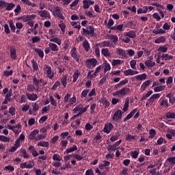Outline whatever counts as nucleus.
Here are the masks:
<instances>
[{"instance_id": "nucleus-61", "label": "nucleus", "mask_w": 175, "mask_h": 175, "mask_svg": "<svg viewBox=\"0 0 175 175\" xmlns=\"http://www.w3.org/2000/svg\"><path fill=\"white\" fill-rule=\"evenodd\" d=\"M90 92V90H84L81 95V97L83 98L84 97H85L87 96V94H88V92Z\"/></svg>"}, {"instance_id": "nucleus-21", "label": "nucleus", "mask_w": 175, "mask_h": 175, "mask_svg": "<svg viewBox=\"0 0 175 175\" xmlns=\"http://www.w3.org/2000/svg\"><path fill=\"white\" fill-rule=\"evenodd\" d=\"M117 53L119 55L123 56L124 57H127V54L126 53V51L122 49H117Z\"/></svg>"}, {"instance_id": "nucleus-9", "label": "nucleus", "mask_w": 175, "mask_h": 175, "mask_svg": "<svg viewBox=\"0 0 175 175\" xmlns=\"http://www.w3.org/2000/svg\"><path fill=\"white\" fill-rule=\"evenodd\" d=\"M36 15L32 14V15H25L23 16L21 19L23 20V22H27L30 21L31 19H34L36 18Z\"/></svg>"}, {"instance_id": "nucleus-18", "label": "nucleus", "mask_w": 175, "mask_h": 175, "mask_svg": "<svg viewBox=\"0 0 175 175\" xmlns=\"http://www.w3.org/2000/svg\"><path fill=\"white\" fill-rule=\"evenodd\" d=\"M129 102H130L129 98H126L125 99V104H124V107L122 109L124 112H126V111H128L129 107Z\"/></svg>"}, {"instance_id": "nucleus-22", "label": "nucleus", "mask_w": 175, "mask_h": 175, "mask_svg": "<svg viewBox=\"0 0 175 175\" xmlns=\"http://www.w3.org/2000/svg\"><path fill=\"white\" fill-rule=\"evenodd\" d=\"M166 96L170 99L169 101L171 104L173 105L175 103V97L174 94H172V93H169L167 94Z\"/></svg>"}, {"instance_id": "nucleus-28", "label": "nucleus", "mask_w": 175, "mask_h": 175, "mask_svg": "<svg viewBox=\"0 0 175 175\" xmlns=\"http://www.w3.org/2000/svg\"><path fill=\"white\" fill-rule=\"evenodd\" d=\"M146 77H147V75L145 73L135 77V78L139 81L145 80L146 79Z\"/></svg>"}, {"instance_id": "nucleus-13", "label": "nucleus", "mask_w": 175, "mask_h": 175, "mask_svg": "<svg viewBox=\"0 0 175 175\" xmlns=\"http://www.w3.org/2000/svg\"><path fill=\"white\" fill-rule=\"evenodd\" d=\"M137 111V109L135 108L133 109L129 114L127 115V116L124 119V122H126L128 120H130L134 114Z\"/></svg>"}, {"instance_id": "nucleus-31", "label": "nucleus", "mask_w": 175, "mask_h": 175, "mask_svg": "<svg viewBox=\"0 0 175 175\" xmlns=\"http://www.w3.org/2000/svg\"><path fill=\"white\" fill-rule=\"evenodd\" d=\"M80 73L79 72V70H77L75 72L74 75H73V80L72 82L75 83L77 81V79L79 78Z\"/></svg>"}, {"instance_id": "nucleus-42", "label": "nucleus", "mask_w": 175, "mask_h": 175, "mask_svg": "<svg viewBox=\"0 0 175 175\" xmlns=\"http://www.w3.org/2000/svg\"><path fill=\"white\" fill-rule=\"evenodd\" d=\"M122 64V61L120 59H113L111 64L113 66H116Z\"/></svg>"}, {"instance_id": "nucleus-33", "label": "nucleus", "mask_w": 175, "mask_h": 175, "mask_svg": "<svg viewBox=\"0 0 175 175\" xmlns=\"http://www.w3.org/2000/svg\"><path fill=\"white\" fill-rule=\"evenodd\" d=\"M166 118L167 119H175V113H173V112H167L166 113Z\"/></svg>"}, {"instance_id": "nucleus-3", "label": "nucleus", "mask_w": 175, "mask_h": 175, "mask_svg": "<svg viewBox=\"0 0 175 175\" xmlns=\"http://www.w3.org/2000/svg\"><path fill=\"white\" fill-rule=\"evenodd\" d=\"M44 70L46 72L47 77L52 79L54 77V72L52 71L51 67L49 65H45L44 67Z\"/></svg>"}, {"instance_id": "nucleus-2", "label": "nucleus", "mask_w": 175, "mask_h": 175, "mask_svg": "<svg viewBox=\"0 0 175 175\" xmlns=\"http://www.w3.org/2000/svg\"><path fill=\"white\" fill-rule=\"evenodd\" d=\"M97 60L94 58L88 59L85 62V65L88 68L91 69L92 67H96L97 65Z\"/></svg>"}, {"instance_id": "nucleus-34", "label": "nucleus", "mask_w": 175, "mask_h": 175, "mask_svg": "<svg viewBox=\"0 0 175 175\" xmlns=\"http://www.w3.org/2000/svg\"><path fill=\"white\" fill-rule=\"evenodd\" d=\"M109 39L112 40L114 43H116L118 41V38L114 35H109Z\"/></svg>"}, {"instance_id": "nucleus-45", "label": "nucleus", "mask_w": 175, "mask_h": 175, "mask_svg": "<svg viewBox=\"0 0 175 175\" xmlns=\"http://www.w3.org/2000/svg\"><path fill=\"white\" fill-rule=\"evenodd\" d=\"M0 141L3 142H9L10 138L7 137L4 135H0Z\"/></svg>"}, {"instance_id": "nucleus-36", "label": "nucleus", "mask_w": 175, "mask_h": 175, "mask_svg": "<svg viewBox=\"0 0 175 175\" xmlns=\"http://www.w3.org/2000/svg\"><path fill=\"white\" fill-rule=\"evenodd\" d=\"M61 83L62 84V85L66 88V85H67V77L66 76H64L62 79H61Z\"/></svg>"}, {"instance_id": "nucleus-20", "label": "nucleus", "mask_w": 175, "mask_h": 175, "mask_svg": "<svg viewBox=\"0 0 175 175\" xmlns=\"http://www.w3.org/2000/svg\"><path fill=\"white\" fill-rule=\"evenodd\" d=\"M151 83V81L150 80H148V81H146L142 85V87H141V90L142 92L145 91L146 90V88Z\"/></svg>"}, {"instance_id": "nucleus-55", "label": "nucleus", "mask_w": 175, "mask_h": 175, "mask_svg": "<svg viewBox=\"0 0 175 175\" xmlns=\"http://www.w3.org/2000/svg\"><path fill=\"white\" fill-rule=\"evenodd\" d=\"M61 85V83L59 81H57L55 84L51 88V90H55L56 88Z\"/></svg>"}, {"instance_id": "nucleus-39", "label": "nucleus", "mask_w": 175, "mask_h": 175, "mask_svg": "<svg viewBox=\"0 0 175 175\" xmlns=\"http://www.w3.org/2000/svg\"><path fill=\"white\" fill-rule=\"evenodd\" d=\"M102 103H103V105L105 106V108H107L110 105V103L105 98H104L102 100Z\"/></svg>"}, {"instance_id": "nucleus-56", "label": "nucleus", "mask_w": 175, "mask_h": 175, "mask_svg": "<svg viewBox=\"0 0 175 175\" xmlns=\"http://www.w3.org/2000/svg\"><path fill=\"white\" fill-rule=\"evenodd\" d=\"M53 159L55 161H57L58 162L61 161L60 156L58 154H54L53 155Z\"/></svg>"}, {"instance_id": "nucleus-41", "label": "nucleus", "mask_w": 175, "mask_h": 175, "mask_svg": "<svg viewBox=\"0 0 175 175\" xmlns=\"http://www.w3.org/2000/svg\"><path fill=\"white\" fill-rule=\"evenodd\" d=\"M27 90L29 92H33L35 91L36 88L34 87L33 85L29 84V85H27Z\"/></svg>"}, {"instance_id": "nucleus-57", "label": "nucleus", "mask_w": 175, "mask_h": 175, "mask_svg": "<svg viewBox=\"0 0 175 175\" xmlns=\"http://www.w3.org/2000/svg\"><path fill=\"white\" fill-rule=\"evenodd\" d=\"M167 162H170L172 165H175V157H170L167 159Z\"/></svg>"}, {"instance_id": "nucleus-24", "label": "nucleus", "mask_w": 175, "mask_h": 175, "mask_svg": "<svg viewBox=\"0 0 175 175\" xmlns=\"http://www.w3.org/2000/svg\"><path fill=\"white\" fill-rule=\"evenodd\" d=\"M130 92V89L128 88H124L121 90H120V94L124 96L126 94H129Z\"/></svg>"}, {"instance_id": "nucleus-32", "label": "nucleus", "mask_w": 175, "mask_h": 175, "mask_svg": "<svg viewBox=\"0 0 175 175\" xmlns=\"http://www.w3.org/2000/svg\"><path fill=\"white\" fill-rule=\"evenodd\" d=\"M137 135H131L130 134H128L126 137V140L131 142L132 140H135Z\"/></svg>"}, {"instance_id": "nucleus-63", "label": "nucleus", "mask_w": 175, "mask_h": 175, "mask_svg": "<svg viewBox=\"0 0 175 175\" xmlns=\"http://www.w3.org/2000/svg\"><path fill=\"white\" fill-rule=\"evenodd\" d=\"M27 99L28 98L26 95H22V96L21 98V103H26Z\"/></svg>"}, {"instance_id": "nucleus-60", "label": "nucleus", "mask_w": 175, "mask_h": 175, "mask_svg": "<svg viewBox=\"0 0 175 175\" xmlns=\"http://www.w3.org/2000/svg\"><path fill=\"white\" fill-rule=\"evenodd\" d=\"M12 116H14L15 115V108L12 106L10 107L9 109V111H8Z\"/></svg>"}, {"instance_id": "nucleus-46", "label": "nucleus", "mask_w": 175, "mask_h": 175, "mask_svg": "<svg viewBox=\"0 0 175 175\" xmlns=\"http://www.w3.org/2000/svg\"><path fill=\"white\" fill-rule=\"evenodd\" d=\"M167 50H168V48L165 45V46H160L158 51H161L162 53H166L167 51Z\"/></svg>"}, {"instance_id": "nucleus-8", "label": "nucleus", "mask_w": 175, "mask_h": 175, "mask_svg": "<svg viewBox=\"0 0 175 175\" xmlns=\"http://www.w3.org/2000/svg\"><path fill=\"white\" fill-rule=\"evenodd\" d=\"M113 129V125L112 123L110 122L108 124H106L103 129V132L109 134Z\"/></svg>"}, {"instance_id": "nucleus-17", "label": "nucleus", "mask_w": 175, "mask_h": 175, "mask_svg": "<svg viewBox=\"0 0 175 175\" xmlns=\"http://www.w3.org/2000/svg\"><path fill=\"white\" fill-rule=\"evenodd\" d=\"M102 54L106 57H111V55L108 49H103L101 51Z\"/></svg>"}, {"instance_id": "nucleus-19", "label": "nucleus", "mask_w": 175, "mask_h": 175, "mask_svg": "<svg viewBox=\"0 0 175 175\" xmlns=\"http://www.w3.org/2000/svg\"><path fill=\"white\" fill-rule=\"evenodd\" d=\"M49 46L52 51L57 52L59 51L58 46L53 43H49Z\"/></svg>"}, {"instance_id": "nucleus-11", "label": "nucleus", "mask_w": 175, "mask_h": 175, "mask_svg": "<svg viewBox=\"0 0 175 175\" xmlns=\"http://www.w3.org/2000/svg\"><path fill=\"white\" fill-rule=\"evenodd\" d=\"M137 74H139V72L138 71H135V70H133L131 69H129V70H126L124 72V75L125 76H129V75H137Z\"/></svg>"}, {"instance_id": "nucleus-40", "label": "nucleus", "mask_w": 175, "mask_h": 175, "mask_svg": "<svg viewBox=\"0 0 175 175\" xmlns=\"http://www.w3.org/2000/svg\"><path fill=\"white\" fill-rule=\"evenodd\" d=\"M38 146L42 147H48L49 146V143L48 142H40L38 144Z\"/></svg>"}, {"instance_id": "nucleus-12", "label": "nucleus", "mask_w": 175, "mask_h": 175, "mask_svg": "<svg viewBox=\"0 0 175 175\" xmlns=\"http://www.w3.org/2000/svg\"><path fill=\"white\" fill-rule=\"evenodd\" d=\"M39 133V131L37 129L33 130L31 134L29 135V137L31 140H36V135Z\"/></svg>"}, {"instance_id": "nucleus-62", "label": "nucleus", "mask_w": 175, "mask_h": 175, "mask_svg": "<svg viewBox=\"0 0 175 175\" xmlns=\"http://www.w3.org/2000/svg\"><path fill=\"white\" fill-rule=\"evenodd\" d=\"M162 57L163 59H165V60L172 59H173V56H172V55L169 56L167 54H163L162 55Z\"/></svg>"}, {"instance_id": "nucleus-48", "label": "nucleus", "mask_w": 175, "mask_h": 175, "mask_svg": "<svg viewBox=\"0 0 175 175\" xmlns=\"http://www.w3.org/2000/svg\"><path fill=\"white\" fill-rule=\"evenodd\" d=\"M136 60H135V59H133V60H131V62H130V65H131V67L133 68V69H134V70H135L136 69Z\"/></svg>"}, {"instance_id": "nucleus-35", "label": "nucleus", "mask_w": 175, "mask_h": 175, "mask_svg": "<svg viewBox=\"0 0 175 175\" xmlns=\"http://www.w3.org/2000/svg\"><path fill=\"white\" fill-rule=\"evenodd\" d=\"M35 52H36L38 54L40 57L41 58L44 57V52L40 49H36Z\"/></svg>"}, {"instance_id": "nucleus-14", "label": "nucleus", "mask_w": 175, "mask_h": 175, "mask_svg": "<svg viewBox=\"0 0 175 175\" xmlns=\"http://www.w3.org/2000/svg\"><path fill=\"white\" fill-rule=\"evenodd\" d=\"M83 46L86 52H88L90 49V44L87 40L83 41Z\"/></svg>"}, {"instance_id": "nucleus-27", "label": "nucleus", "mask_w": 175, "mask_h": 175, "mask_svg": "<svg viewBox=\"0 0 175 175\" xmlns=\"http://www.w3.org/2000/svg\"><path fill=\"white\" fill-rule=\"evenodd\" d=\"M6 8H5V10H7V11H11V10H12L14 8V7H15V5L14 4V3H7L6 4Z\"/></svg>"}, {"instance_id": "nucleus-4", "label": "nucleus", "mask_w": 175, "mask_h": 175, "mask_svg": "<svg viewBox=\"0 0 175 175\" xmlns=\"http://www.w3.org/2000/svg\"><path fill=\"white\" fill-rule=\"evenodd\" d=\"M123 113H124L120 109H118L112 116V120L115 122L118 121L122 118Z\"/></svg>"}, {"instance_id": "nucleus-64", "label": "nucleus", "mask_w": 175, "mask_h": 175, "mask_svg": "<svg viewBox=\"0 0 175 175\" xmlns=\"http://www.w3.org/2000/svg\"><path fill=\"white\" fill-rule=\"evenodd\" d=\"M33 43H37L40 41V38L38 36H36L31 38Z\"/></svg>"}, {"instance_id": "nucleus-52", "label": "nucleus", "mask_w": 175, "mask_h": 175, "mask_svg": "<svg viewBox=\"0 0 175 175\" xmlns=\"http://www.w3.org/2000/svg\"><path fill=\"white\" fill-rule=\"evenodd\" d=\"M111 70V66L109 63H106L105 65L104 72L106 73L107 71Z\"/></svg>"}, {"instance_id": "nucleus-1", "label": "nucleus", "mask_w": 175, "mask_h": 175, "mask_svg": "<svg viewBox=\"0 0 175 175\" xmlns=\"http://www.w3.org/2000/svg\"><path fill=\"white\" fill-rule=\"evenodd\" d=\"M94 31L95 29L92 26H88L85 29L83 28V33L85 36H90L91 37H94Z\"/></svg>"}, {"instance_id": "nucleus-5", "label": "nucleus", "mask_w": 175, "mask_h": 175, "mask_svg": "<svg viewBox=\"0 0 175 175\" xmlns=\"http://www.w3.org/2000/svg\"><path fill=\"white\" fill-rule=\"evenodd\" d=\"M70 55L72 56V57H73L77 62H79V57L80 55L77 54V49L75 47H74L71 51H70Z\"/></svg>"}, {"instance_id": "nucleus-15", "label": "nucleus", "mask_w": 175, "mask_h": 175, "mask_svg": "<svg viewBox=\"0 0 175 175\" xmlns=\"http://www.w3.org/2000/svg\"><path fill=\"white\" fill-rule=\"evenodd\" d=\"M38 13L40 14V16L42 18H49L50 17L49 13L46 10L39 11Z\"/></svg>"}, {"instance_id": "nucleus-54", "label": "nucleus", "mask_w": 175, "mask_h": 175, "mask_svg": "<svg viewBox=\"0 0 175 175\" xmlns=\"http://www.w3.org/2000/svg\"><path fill=\"white\" fill-rule=\"evenodd\" d=\"M83 107V105L80 104V105H79L78 106H77V107L73 109V111H74L75 112H77V111H79V112H80V111H81Z\"/></svg>"}, {"instance_id": "nucleus-53", "label": "nucleus", "mask_w": 175, "mask_h": 175, "mask_svg": "<svg viewBox=\"0 0 175 175\" xmlns=\"http://www.w3.org/2000/svg\"><path fill=\"white\" fill-rule=\"evenodd\" d=\"M31 63L33 64V68L34 70L37 71L38 68V66L36 62H35L33 59L31 61Z\"/></svg>"}, {"instance_id": "nucleus-6", "label": "nucleus", "mask_w": 175, "mask_h": 175, "mask_svg": "<svg viewBox=\"0 0 175 175\" xmlns=\"http://www.w3.org/2000/svg\"><path fill=\"white\" fill-rule=\"evenodd\" d=\"M10 53L12 59L16 60L17 59L16 49L13 46H11L10 48Z\"/></svg>"}, {"instance_id": "nucleus-49", "label": "nucleus", "mask_w": 175, "mask_h": 175, "mask_svg": "<svg viewBox=\"0 0 175 175\" xmlns=\"http://www.w3.org/2000/svg\"><path fill=\"white\" fill-rule=\"evenodd\" d=\"M139 152L137 150L133 151L131 152V156L134 159H137L138 157Z\"/></svg>"}, {"instance_id": "nucleus-10", "label": "nucleus", "mask_w": 175, "mask_h": 175, "mask_svg": "<svg viewBox=\"0 0 175 175\" xmlns=\"http://www.w3.org/2000/svg\"><path fill=\"white\" fill-rule=\"evenodd\" d=\"M55 14L60 19L62 20H64L65 18L64 17V16L62 15V12H61V10L59 9V7H56L55 8Z\"/></svg>"}, {"instance_id": "nucleus-51", "label": "nucleus", "mask_w": 175, "mask_h": 175, "mask_svg": "<svg viewBox=\"0 0 175 175\" xmlns=\"http://www.w3.org/2000/svg\"><path fill=\"white\" fill-rule=\"evenodd\" d=\"M156 134H157L156 131L154 129H151L150 131V136H149V137L152 139L156 135Z\"/></svg>"}, {"instance_id": "nucleus-29", "label": "nucleus", "mask_w": 175, "mask_h": 175, "mask_svg": "<svg viewBox=\"0 0 175 175\" xmlns=\"http://www.w3.org/2000/svg\"><path fill=\"white\" fill-rule=\"evenodd\" d=\"M8 23H9L11 31L13 33H14L15 31H16V27L14 26L13 21H9Z\"/></svg>"}, {"instance_id": "nucleus-16", "label": "nucleus", "mask_w": 175, "mask_h": 175, "mask_svg": "<svg viewBox=\"0 0 175 175\" xmlns=\"http://www.w3.org/2000/svg\"><path fill=\"white\" fill-rule=\"evenodd\" d=\"M126 36H128L130 38H136V32L135 31H130L125 34Z\"/></svg>"}, {"instance_id": "nucleus-30", "label": "nucleus", "mask_w": 175, "mask_h": 175, "mask_svg": "<svg viewBox=\"0 0 175 175\" xmlns=\"http://www.w3.org/2000/svg\"><path fill=\"white\" fill-rule=\"evenodd\" d=\"M33 83L37 87L36 91L38 92V88H39V84H40L39 79H38L36 77H34L33 78Z\"/></svg>"}, {"instance_id": "nucleus-23", "label": "nucleus", "mask_w": 175, "mask_h": 175, "mask_svg": "<svg viewBox=\"0 0 175 175\" xmlns=\"http://www.w3.org/2000/svg\"><path fill=\"white\" fill-rule=\"evenodd\" d=\"M76 150H77V146L76 145H73L72 148H67L66 152H64V154H68Z\"/></svg>"}, {"instance_id": "nucleus-43", "label": "nucleus", "mask_w": 175, "mask_h": 175, "mask_svg": "<svg viewBox=\"0 0 175 175\" xmlns=\"http://www.w3.org/2000/svg\"><path fill=\"white\" fill-rule=\"evenodd\" d=\"M23 3H25L26 5H28L29 6H32L33 8L36 7L35 3H32L29 0H21Z\"/></svg>"}, {"instance_id": "nucleus-50", "label": "nucleus", "mask_w": 175, "mask_h": 175, "mask_svg": "<svg viewBox=\"0 0 175 175\" xmlns=\"http://www.w3.org/2000/svg\"><path fill=\"white\" fill-rule=\"evenodd\" d=\"M72 157H75L77 161H81L83 159V156L79 155L77 154H72Z\"/></svg>"}, {"instance_id": "nucleus-47", "label": "nucleus", "mask_w": 175, "mask_h": 175, "mask_svg": "<svg viewBox=\"0 0 175 175\" xmlns=\"http://www.w3.org/2000/svg\"><path fill=\"white\" fill-rule=\"evenodd\" d=\"M120 136V134L119 133H116V135H113L111 138H110V140L111 142H115L118 139V137Z\"/></svg>"}, {"instance_id": "nucleus-59", "label": "nucleus", "mask_w": 175, "mask_h": 175, "mask_svg": "<svg viewBox=\"0 0 175 175\" xmlns=\"http://www.w3.org/2000/svg\"><path fill=\"white\" fill-rule=\"evenodd\" d=\"M49 99L52 105H53L54 107L57 106V102L52 96H50Z\"/></svg>"}, {"instance_id": "nucleus-37", "label": "nucleus", "mask_w": 175, "mask_h": 175, "mask_svg": "<svg viewBox=\"0 0 175 175\" xmlns=\"http://www.w3.org/2000/svg\"><path fill=\"white\" fill-rule=\"evenodd\" d=\"M161 103H160V105L161 106H164V107H169V103H168V100H166V99H164V100H160Z\"/></svg>"}, {"instance_id": "nucleus-7", "label": "nucleus", "mask_w": 175, "mask_h": 175, "mask_svg": "<svg viewBox=\"0 0 175 175\" xmlns=\"http://www.w3.org/2000/svg\"><path fill=\"white\" fill-rule=\"evenodd\" d=\"M26 96L27 98V99L30 101H35L38 99V96L36 94L34 93H29V92H26Z\"/></svg>"}, {"instance_id": "nucleus-25", "label": "nucleus", "mask_w": 175, "mask_h": 175, "mask_svg": "<svg viewBox=\"0 0 175 175\" xmlns=\"http://www.w3.org/2000/svg\"><path fill=\"white\" fill-rule=\"evenodd\" d=\"M166 40L164 36H161L159 38H157L155 41L154 43L156 44H160V43H163Z\"/></svg>"}, {"instance_id": "nucleus-38", "label": "nucleus", "mask_w": 175, "mask_h": 175, "mask_svg": "<svg viewBox=\"0 0 175 175\" xmlns=\"http://www.w3.org/2000/svg\"><path fill=\"white\" fill-rule=\"evenodd\" d=\"M165 88V86L161 85V86H158V87L154 88V90L155 92H161V91L164 90Z\"/></svg>"}, {"instance_id": "nucleus-44", "label": "nucleus", "mask_w": 175, "mask_h": 175, "mask_svg": "<svg viewBox=\"0 0 175 175\" xmlns=\"http://www.w3.org/2000/svg\"><path fill=\"white\" fill-rule=\"evenodd\" d=\"M107 150L109 152H111L112 151H115L116 150V146H115V144L109 145L107 147Z\"/></svg>"}, {"instance_id": "nucleus-58", "label": "nucleus", "mask_w": 175, "mask_h": 175, "mask_svg": "<svg viewBox=\"0 0 175 175\" xmlns=\"http://www.w3.org/2000/svg\"><path fill=\"white\" fill-rule=\"evenodd\" d=\"M83 7L85 10L88 9L90 8V4L88 1H83Z\"/></svg>"}, {"instance_id": "nucleus-26", "label": "nucleus", "mask_w": 175, "mask_h": 175, "mask_svg": "<svg viewBox=\"0 0 175 175\" xmlns=\"http://www.w3.org/2000/svg\"><path fill=\"white\" fill-rule=\"evenodd\" d=\"M50 41L52 42H55L58 45H61V44H62V40L58 38H52L50 40Z\"/></svg>"}]
</instances>
